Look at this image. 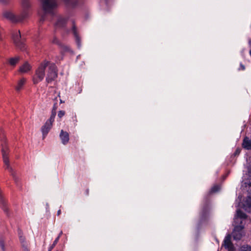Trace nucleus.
Masks as SVG:
<instances>
[{
  "label": "nucleus",
  "instance_id": "obj_1",
  "mask_svg": "<svg viewBox=\"0 0 251 251\" xmlns=\"http://www.w3.org/2000/svg\"><path fill=\"white\" fill-rule=\"evenodd\" d=\"M47 68H48V71L46 78V82L50 83L56 78L57 70L55 64L47 60H44L40 63L35 70L32 79L34 84H37L43 80Z\"/></svg>",
  "mask_w": 251,
  "mask_h": 251
},
{
  "label": "nucleus",
  "instance_id": "obj_2",
  "mask_svg": "<svg viewBox=\"0 0 251 251\" xmlns=\"http://www.w3.org/2000/svg\"><path fill=\"white\" fill-rule=\"evenodd\" d=\"M64 3L68 6H75L77 5L80 0H62ZM42 8L44 11L43 13H39L40 16L39 24L42 25L46 20V15L50 14L53 15L55 14V10L58 6V3L56 0H39Z\"/></svg>",
  "mask_w": 251,
  "mask_h": 251
},
{
  "label": "nucleus",
  "instance_id": "obj_3",
  "mask_svg": "<svg viewBox=\"0 0 251 251\" xmlns=\"http://www.w3.org/2000/svg\"><path fill=\"white\" fill-rule=\"evenodd\" d=\"M21 11L19 15H15L11 11L3 10L2 13L4 18L12 23H18L28 18L32 13L31 0H21Z\"/></svg>",
  "mask_w": 251,
  "mask_h": 251
},
{
  "label": "nucleus",
  "instance_id": "obj_4",
  "mask_svg": "<svg viewBox=\"0 0 251 251\" xmlns=\"http://www.w3.org/2000/svg\"><path fill=\"white\" fill-rule=\"evenodd\" d=\"M247 217L246 214L241 210L239 209L237 210L234 219L235 227L232 233L234 240H240L244 235L243 231L244 226L243 224V222L246 219Z\"/></svg>",
  "mask_w": 251,
  "mask_h": 251
},
{
  "label": "nucleus",
  "instance_id": "obj_5",
  "mask_svg": "<svg viewBox=\"0 0 251 251\" xmlns=\"http://www.w3.org/2000/svg\"><path fill=\"white\" fill-rule=\"evenodd\" d=\"M1 141V152L2 154V158L3 162L5 164V168L11 173L15 180L17 181V177L16 176L15 173L14 172L13 169L10 167L9 163V159L8 157V149L6 145L5 141V137L3 135L0 136Z\"/></svg>",
  "mask_w": 251,
  "mask_h": 251
},
{
  "label": "nucleus",
  "instance_id": "obj_6",
  "mask_svg": "<svg viewBox=\"0 0 251 251\" xmlns=\"http://www.w3.org/2000/svg\"><path fill=\"white\" fill-rule=\"evenodd\" d=\"M13 40L15 45L21 50H24L25 49V45L21 39L20 31H18L13 35Z\"/></svg>",
  "mask_w": 251,
  "mask_h": 251
},
{
  "label": "nucleus",
  "instance_id": "obj_7",
  "mask_svg": "<svg viewBox=\"0 0 251 251\" xmlns=\"http://www.w3.org/2000/svg\"><path fill=\"white\" fill-rule=\"evenodd\" d=\"M68 19V16H58L56 22L54 24L55 29H59L64 27Z\"/></svg>",
  "mask_w": 251,
  "mask_h": 251
},
{
  "label": "nucleus",
  "instance_id": "obj_8",
  "mask_svg": "<svg viewBox=\"0 0 251 251\" xmlns=\"http://www.w3.org/2000/svg\"><path fill=\"white\" fill-rule=\"evenodd\" d=\"M19 240H20V243L22 245V251H29V250L28 249V245L27 243L26 242L25 237H24L22 235V232L21 231H19Z\"/></svg>",
  "mask_w": 251,
  "mask_h": 251
},
{
  "label": "nucleus",
  "instance_id": "obj_9",
  "mask_svg": "<svg viewBox=\"0 0 251 251\" xmlns=\"http://www.w3.org/2000/svg\"><path fill=\"white\" fill-rule=\"evenodd\" d=\"M72 25H72V31L74 36L75 37V42L77 44V47H78V48H79L81 46L80 39V38L77 34V29L75 25V23H74V21H72Z\"/></svg>",
  "mask_w": 251,
  "mask_h": 251
},
{
  "label": "nucleus",
  "instance_id": "obj_10",
  "mask_svg": "<svg viewBox=\"0 0 251 251\" xmlns=\"http://www.w3.org/2000/svg\"><path fill=\"white\" fill-rule=\"evenodd\" d=\"M59 137L63 144L66 145L68 143L69 141V134L67 132L61 130Z\"/></svg>",
  "mask_w": 251,
  "mask_h": 251
},
{
  "label": "nucleus",
  "instance_id": "obj_11",
  "mask_svg": "<svg viewBox=\"0 0 251 251\" xmlns=\"http://www.w3.org/2000/svg\"><path fill=\"white\" fill-rule=\"evenodd\" d=\"M51 125L49 124L47 122H46L44 126H43L41 127V131L43 134V138H45L47 136L49 131L52 127Z\"/></svg>",
  "mask_w": 251,
  "mask_h": 251
},
{
  "label": "nucleus",
  "instance_id": "obj_12",
  "mask_svg": "<svg viewBox=\"0 0 251 251\" xmlns=\"http://www.w3.org/2000/svg\"><path fill=\"white\" fill-rule=\"evenodd\" d=\"M224 246L226 249L229 251L232 249L233 245L231 242V236L229 234L226 236L224 241Z\"/></svg>",
  "mask_w": 251,
  "mask_h": 251
},
{
  "label": "nucleus",
  "instance_id": "obj_13",
  "mask_svg": "<svg viewBox=\"0 0 251 251\" xmlns=\"http://www.w3.org/2000/svg\"><path fill=\"white\" fill-rule=\"evenodd\" d=\"M242 147L247 150H251V139L245 137L243 141Z\"/></svg>",
  "mask_w": 251,
  "mask_h": 251
},
{
  "label": "nucleus",
  "instance_id": "obj_14",
  "mask_svg": "<svg viewBox=\"0 0 251 251\" xmlns=\"http://www.w3.org/2000/svg\"><path fill=\"white\" fill-rule=\"evenodd\" d=\"M31 69V65L27 62H25L19 69V72L22 73H26Z\"/></svg>",
  "mask_w": 251,
  "mask_h": 251
},
{
  "label": "nucleus",
  "instance_id": "obj_15",
  "mask_svg": "<svg viewBox=\"0 0 251 251\" xmlns=\"http://www.w3.org/2000/svg\"><path fill=\"white\" fill-rule=\"evenodd\" d=\"M20 59V57L16 56L15 57H12L8 59V63L10 65L14 67L16 65V64L18 63Z\"/></svg>",
  "mask_w": 251,
  "mask_h": 251
},
{
  "label": "nucleus",
  "instance_id": "obj_16",
  "mask_svg": "<svg viewBox=\"0 0 251 251\" xmlns=\"http://www.w3.org/2000/svg\"><path fill=\"white\" fill-rule=\"evenodd\" d=\"M25 81L26 79L25 78H23L20 79L18 82L17 86L16 87V90L17 91H20L22 89L23 85L25 84Z\"/></svg>",
  "mask_w": 251,
  "mask_h": 251
},
{
  "label": "nucleus",
  "instance_id": "obj_17",
  "mask_svg": "<svg viewBox=\"0 0 251 251\" xmlns=\"http://www.w3.org/2000/svg\"><path fill=\"white\" fill-rule=\"evenodd\" d=\"M239 251H251V246L244 245L240 248Z\"/></svg>",
  "mask_w": 251,
  "mask_h": 251
},
{
  "label": "nucleus",
  "instance_id": "obj_18",
  "mask_svg": "<svg viewBox=\"0 0 251 251\" xmlns=\"http://www.w3.org/2000/svg\"><path fill=\"white\" fill-rule=\"evenodd\" d=\"M56 113H51V114L50 116V118L49 120H48L46 122L48 123L49 124H50V125H52V123L54 121V119L56 116Z\"/></svg>",
  "mask_w": 251,
  "mask_h": 251
},
{
  "label": "nucleus",
  "instance_id": "obj_19",
  "mask_svg": "<svg viewBox=\"0 0 251 251\" xmlns=\"http://www.w3.org/2000/svg\"><path fill=\"white\" fill-rule=\"evenodd\" d=\"M220 189V186L218 185H215L212 187L210 190V193H215Z\"/></svg>",
  "mask_w": 251,
  "mask_h": 251
},
{
  "label": "nucleus",
  "instance_id": "obj_20",
  "mask_svg": "<svg viewBox=\"0 0 251 251\" xmlns=\"http://www.w3.org/2000/svg\"><path fill=\"white\" fill-rule=\"evenodd\" d=\"M0 202L1 208L3 209V211L5 212H7L8 211V209L5 205V202L4 201L1 200L0 201Z\"/></svg>",
  "mask_w": 251,
  "mask_h": 251
},
{
  "label": "nucleus",
  "instance_id": "obj_21",
  "mask_svg": "<svg viewBox=\"0 0 251 251\" xmlns=\"http://www.w3.org/2000/svg\"><path fill=\"white\" fill-rule=\"evenodd\" d=\"M58 238H56L55 240L53 241V244L51 245V246L49 248L48 251H51L52 249L55 246V245L57 244V243L58 242Z\"/></svg>",
  "mask_w": 251,
  "mask_h": 251
},
{
  "label": "nucleus",
  "instance_id": "obj_22",
  "mask_svg": "<svg viewBox=\"0 0 251 251\" xmlns=\"http://www.w3.org/2000/svg\"><path fill=\"white\" fill-rule=\"evenodd\" d=\"M52 43L53 44H57L58 45H60L59 41L58 40L57 38L55 37H53V39L51 41Z\"/></svg>",
  "mask_w": 251,
  "mask_h": 251
},
{
  "label": "nucleus",
  "instance_id": "obj_23",
  "mask_svg": "<svg viewBox=\"0 0 251 251\" xmlns=\"http://www.w3.org/2000/svg\"><path fill=\"white\" fill-rule=\"evenodd\" d=\"M65 114V112L63 110H60L59 112H58V117H59L60 118H62L63 116H64Z\"/></svg>",
  "mask_w": 251,
  "mask_h": 251
},
{
  "label": "nucleus",
  "instance_id": "obj_24",
  "mask_svg": "<svg viewBox=\"0 0 251 251\" xmlns=\"http://www.w3.org/2000/svg\"><path fill=\"white\" fill-rule=\"evenodd\" d=\"M0 246L2 251H5L4 244L2 240H0Z\"/></svg>",
  "mask_w": 251,
  "mask_h": 251
},
{
  "label": "nucleus",
  "instance_id": "obj_25",
  "mask_svg": "<svg viewBox=\"0 0 251 251\" xmlns=\"http://www.w3.org/2000/svg\"><path fill=\"white\" fill-rule=\"evenodd\" d=\"M57 108V103H54L53 105L51 113L54 112V113H56V110Z\"/></svg>",
  "mask_w": 251,
  "mask_h": 251
},
{
  "label": "nucleus",
  "instance_id": "obj_26",
  "mask_svg": "<svg viewBox=\"0 0 251 251\" xmlns=\"http://www.w3.org/2000/svg\"><path fill=\"white\" fill-rule=\"evenodd\" d=\"M9 0H0V2L2 4H5Z\"/></svg>",
  "mask_w": 251,
  "mask_h": 251
},
{
  "label": "nucleus",
  "instance_id": "obj_27",
  "mask_svg": "<svg viewBox=\"0 0 251 251\" xmlns=\"http://www.w3.org/2000/svg\"><path fill=\"white\" fill-rule=\"evenodd\" d=\"M62 234H63V232H62V231H61L59 233L58 236L57 237V238H58V240H59V238H60V236L62 235Z\"/></svg>",
  "mask_w": 251,
  "mask_h": 251
},
{
  "label": "nucleus",
  "instance_id": "obj_28",
  "mask_svg": "<svg viewBox=\"0 0 251 251\" xmlns=\"http://www.w3.org/2000/svg\"><path fill=\"white\" fill-rule=\"evenodd\" d=\"M248 173L250 176H251V168L248 169Z\"/></svg>",
  "mask_w": 251,
  "mask_h": 251
},
{
  "label": "nucleus",
  "instance_id": "obj_29",
  "mask_svg": "<svg viewBox=\"0 0 251 251\" xmlns=\"http://www.w3.org/2000/svg\"><path fill=\"white\" fill-rule=\"evenodd\" d=\"M240 67L242 68V70H244L245 69V67L244 65H243L242 64H240Z\"/></svg>",
  "mask_w": 251,
  "mask_h": 251
},
{
  "label": "nucleus",
  "instance_id": "obj_30",
  "mask_svg": "<svg viewBox=\"0 0 251 251\" xmlns=\"http://www.w3.org/2000/svg\"><path fill=\"white\" fill-rule=\"evenodd\" d=\"M60 214H61V210H60V209H59V210H58V211H57V215H59Z\"/></svg>",
  "mask_w": 251,
  "mask_h": 251
},
{
  "label": "nucleus",
  "instance_id": "obj_31",
  "mask_svg": "<svg viewBox=\"0 0 251 251\" xmlns=\"http://www.w3.org/2000/svg\"><path fill=\"white\" fill-rule=\"evenodd\" d=\"M206 210H207L206 208V207L204 208H203V213H205Z\"/></svg>",
  "mask_w": 251,
  "mask_h": 251
},
{
  "label": "nucleus",
  "instance_id": "obj_32",
  "mask_svg": "<svg viewBox=\"0 0 251 251\" xmlns=\"http://www.w3.org/2000/svg\"><path fill=\"white\" fill-rule=\"evenodd\" d=\"M60 103H64V101H63L62 100H60Z\"/></svg>",
  "mask_w": 251,
  "mask_h": 251
},
{
  "label": "nucleus",
  "instance_id": "obj_33",
  "mask_svg": "<svg viewBox=\"0 0 251 251\" xmlns=\"http://www.w3.org/2000/svg\"><path fill=\"white\" fill-rule=\"evenodd\" d=\"M250 55L251 56V50H250Z\"/></svg>",
  "mask_w": 251,
  "mask_h": 251
}]
</instances>
